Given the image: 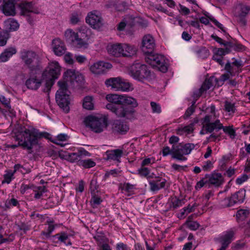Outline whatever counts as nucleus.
I'll return each mask as SVG.
<instances>
[{
	"instance_id": "f257e3e1",
	"label": "nucleus",
	"mask_w": 250,
	"mask_h": 250,
	"mask_svg": "<svg viewBox=\"0 0 250 250\" xmlns=\"http://www.w3.org/2000/svg\"><path fill=\"white\" fill-rule=\"evenodd\" d=\"M49 134L46 132H39L35 128H21L20 134L17 136L19 140L18 145H12L11 147L15 148L18 146H21L24 149L31 150L33 146L38 143V138H48Z\"/></svg>"
},
{
	"instance_id": "f03ea898",
	"label": "nucleus",
	"mask_w": 250,
	"mask_h": 250,
	"mask_svg": "<svg viewBox=\"0 0 250 250\" xmlns=\"http://www.w3.org/2000/svg\"><path fill=\"white\" fill-rule=\"evenodd\" d=\"M123 95L108 94L106 100L109 102L106 105V108L113 113L117 117L131 119L135 112L132 108L122 105Z\"/></svg>"
},
{
	"instance_id": "7ed1b4c3",
	"label": "nucleus",
	"mask_w": 250,
	"mask_h": 250,
	"mask_svg": "<svg viewBox=\"0 0 250 250\" xmlns=\"http://www.w3.org/2000/svg\"><path fill=\"white\" fill-rule=\"evenodd\" d=\"M61 67L59 63L56 61L51 62L42 73L43 79H45V87L43 89L44 92H48L54 84V81L60 75Z\"/></svg>"
},
{
	"instance_id": "20e7f679",
	"label": "nucleus",
	"mask_w": 250,
	"mask_h": 250,
	"mask_svg": "<svg viewBox=\"0 0 250 250\" xmlns=\"http://www.w3.org/2000/svg\"><path fill=\"white\" fill-rule=\"evenodd\" d=\"M59 89L56 94V100L60 108L65 113L69 111L70 92L67 89L66 82L59 81Z\"/></svg>"
},
{
	"instance_id": "39448f33",
	"label": "nucleus",
	"mask_w": 250,
	"mask_h": 250,
	"mask_svg": "<svg viewBox=\"0 0 250 250\" xmlns=\"http://www.w3.org/2000/svg\"><path fill=\"white\" fill-rule=\"evenodd\" d=\"M146 54L145 60L147 63L163 73L167 71L168 64L163 55L154 53L153 51Z\"/></svg>"
},
{
	"instance_id": "423d86ee",
	"label": "nucleus",
	"mask_w": 250,
	"mask_h": 250,
	"mask_svg": "<svg viewBox=\"0 0 250 250\" xmlns=\"http://www.w3.org/2000/svg\"><path fill=\"white\" fill-rule=\"evenodd\" d=\"M84 122L87 126L96 133L103 131L107 125V119L102 115L88 116L85 119Z\"/></svg>"
},
{
	"instance_id": "0eeeda50",
	"label": "nucleus",
	"mask_w": 250,
	"mask_h": 250,
	"mask_svg": "<svg viewBox=\"0 0 250 250\" xmlns=\"http://www.w3.org/2000/svg\"><path fill=\"white\" fill-rule=\"evenodd\" d=\"M20 58L31 71L38 69L39 57L34 51L23 49L20 52Z\"/></svg>"
},
{
	"instance_id": "6e6552de",
	"label": "nucleus",
	"mask_w": 250,
	"mask_h": 250,
	"mask_svg": "<svg viewBox=\"0 0 250 250\" xmlns=\"http://www.w3.org/2000/svg\"><path fill=\"white\" fill-rule=\"evenodd\" d=\"M129 74L134 79L141 82L150 78L151 76V73L147 66L140 63H136L131 66Z\"/></svg>"
},
{
	"instance_id": "1a4fd4ad",
	"label": "nucleus",
	"mask_w": 250,
	"mask_h": 250,
	"mask_svg": "<svg viewBox=\"0 0 250 250\" xmlns=\"http://www.w3.org/2000/svg\"><path fill=\"white\" fill-rule=\"evenodd\" d=\"M193 144L173 145L172 147V158L179 161H186L187 159L184 155L189 154L194 149Z\"/></svg>"
},
{
	"instance_id": "9d476101",
	"label": "nucleus",
	"mask_w": 250,
	"mask_h": 250,
	"mask_svg": "<svg viewBox=\"0 0 250 250\" xmlns=\"http://www.w3.org/2000/svg\"><path fill=\"white\" fill-rule=\"evenodd\" d=\"M64 81L66 82L67 86L68 83L70 82L73 87H80L83 85L84 83L83 76L78 73H76L72 70H67L63 74Z\"/></svg>"
},
{
	"instance_id": "9b49d317",
	"label": "nucleus",
	"mask_w": 250,
	"mask_h": 250,
	"mask_svg": "<svg viewBox=\"0 0 250 250\" xmlns=\"http://www.w3.org/2000/svg\"><path fill=\"white\" fill-rule=\"evenodd\" d=\"M245 196L246 190L242 189L232 194L230 197L225 198L224 202L227 207H232L235 204L243 203Z\"/></svg>"
},
{
	"instance_id": "f8f14e48",
	"label": "nucleus",
	"mask_w": 250,
	"mask_h": 250,
	"mask_svg": "<svg viewBox=\"0 0 250 250\" xmlns=\"http://www.w3.org/2000/svg\"><path fill=\"white\" fill-rule=\"evenodd\" d=\"M112 67L111 63L104 61H99L93 63L90 67V71L96 75L104 74Z\"/></svg>"
},
{
	"instance_id": "ddd939ff",
	"label": "nucleus",
	"mask_w": 250,
	"mask_h": 250,
	"mask_svg": "<svg viewBox=\"0 0 250 250\" xmlns=\"http://www.w3.org/2000/svg\"><path fill=\"white\" fill-rule=\"evenodd\" d=\"M155 46V41L149 34L144 36L142 42V50L146 54L152 53Z\"/></svg>"
},
{
	"instance_id": "4468645a",
	"label": "nucleus",
	"mask_w": 250,
	"mask_h": 250,
	"mask_svg": "<svg viewBox=\"0 0 250 250\" xmlns=\"http://www.w3.org/2000/svg\"><path fill=\"white\" fill-rule=\"evenodd\" d=\"M86 22L95 29H99L102 25V18L97 11L88 14Z\"/></svg>"
},
{
	"instance_id": "2eb2a0df",
	"label": "nucleus",
	"mask_w": 250,
	"mask_h": 250,
	"mask_svg": "<svg viewBox=\"0 0 250 250\" xmlns=\"http://www.w3.org/2000/svg\"><path fill=\"white\" fill-rule=\"evenodd\" d=\"M90 155V154L88 151L83 148L79 150L77 152L68 153L66 157L68 161L71 163L77 162L79 165V161H81L83 157Z\"/></svg>"
},
{
	"instance_id": "dca6fc26",
	"label": "nucleus",
	"mask_w": 250,
	"mask_h": 250,
	"mask_svg": "<svg viewBox=\"0 0 250 250\" xmlns=\"http://www.w3.org/2000/svg\"><path fill=\"white\" fill-rule=\"evenodd\" d=\"M52 48L54 54L58 56L64 54L66 50L63 42L59 38L54 39L52 41Z\"/></svg>"
},
{
	"instance_id": "f3484780",
	"label": "nucleus",
	"mask_w": 250,
	"mask_h": 250,
	"mask_svg": "<svg viewBox=\"0 0 250 250\" xmlns=\"http://www.w3.org/2000/svg\"><path fill=\"white\" fill-rule=\"evenodd\" d=\"M18 7L20 9L23 15L30 16L32 13L39 14V10L34 7L31 2H21L18 3Z\"/></svg>"
},
{
	"instance_id": "a211bd4d",
	"label": "nucleus",
	"mask_w": 250,
	"mask_h": 250,
	"mask_svg": "<svg viewBox=\"0 0 250 250\" xmlns=\"http://www.w3.org/2000/svg\"><path fill=\"white\" fill-rule=\"evenodd\" d=\"M4 2L2 6L3 13L6 16H14L16 14V7H18V3L13 0Z\"/></svg>"
},
{
	"instance_id": "6ab92c4d",
	"label": "nucleus",
	"mask_w": 250,
	"mask_h": 250,
	"mask_svg": "<svg viewBox=\"0 0 250 250\" xmlns=\"http://www.w3.org/2000/svg\"><path fill=\"white\" fill-rule=\"evenodd\" d=\"M206 178L208 179V183L215 187H219L224 183V178L219 173L214 172L211 174H206Z\"/></svg>"
},
{
	"instance_id": "aec40b11",
	"label": "nucleus",
	"mask_w": 250,
	"mask_h": 250,
	"mask_svg": "<svg viewBox=\"0 0 250 250\" xmlns=\"http://www.w3.org/2000/svg\"><path fill=\"white\" fill-rule=\"evenodd\" d=\"M137 48L133 45L128 43H122L121 56L131 57L136 54Z\"/></svg>"
},
{
	"instance_id": "412c9836",
	"label": "nucleus",
	"mask_w": 250,
	"mask_h": 250,
	"mask_svg": "<svg viewBox=\"0 0 250 250\" xmlns=\"http://www.w3.org/2000/svg\"><path fill=\"white\" fill-rule=\"evenodd\" d=\"M112 129L114 132L124 134L127 132L129 127L125 122L117 120L113 124Z\"/></svg>"
},
{
	"instance_id": "4be33fe9",
	"label": "nucleus",
	"mask_w": 250,
	"mask_h": 250,
	"mask_svg": "<svg viewBox=\"0 0 250 250\" xmlns=\"http://www.w3.org/2000/svg\"><path fill=\"white\" fill-rule=\"evenodd\" d=\"M166 180L162 179L161 177H156L155 180H151L149 182L150 188L151 191H157L165 187Z\"/></svg>"
},
{
	"instance_id": "5701e85b",
	"label": "nucleus",
	"mask_w": 250,
	"mask_h": 250,
	"mask_svg": "<svg viewBox=\"0 0 250 250\" xmlns=\"http://www.w3.org/2000/svg\"><path fill=\"white\" fill-rule=\"evenodd\" d=\"M234 233L232 231L227 232L224 236L221 237L222 247L218 250H225L231 243Z\"/></svg>"
},
{
	"instance_id": "b1692460",
	"label": "nucleus",
	"mask_w": 250,
	"mask_h": 250,
	"mask_svg": "<svg viewBox=\"0 0 250 250\" xmlns=\"http://www.w3.org/2000/svg\"><path fill=\"white\" fill-rule=\"evenodd\" d=\"M123 153L122 150L120 149L107 150L106 152L107 160L119 161Z\"/></svg>"
},
{
	"instance_id": "393cba45",
	"label": "nucleus",
	"mask_w": 250,
	"mask_h": 250,
	"mask_svg": "<svg viewBox=\"0 0 250 250\" xmlns=\"http://www.w3.org/2000/svg\"><path fill=\"white\" fill-rule=\"evenodd\" d=\"M206 133H211L214 130H219L223 128V125L219 120H216L214 122L207 125H204Z\"/></svg>"
},
{
	"instance_id": "a878e982",
	"label": "nucleus",
	"mask_w": 250,
	"mask_h": 250,
	"mask_svg": "<svg viewBox=\"0 0 250 250\" xmlns=\"http://www.w3.org/2000/svg\"><path fill=\"white\" fill-rule=\"evenodd\" d=\"M122 43H116L109 45L107 46V51L110 55L119 57L121 56Z\"/></svg>"
},
{
	"instance_id": "bb28decb",
	"label": "nucleus",
	"mask_w": 250,
	"mask_h": 250,
	"mask_svg": "<svg viewBox=\"0 0 250 250\" xmlns=\"http://www.w3.org/2000/svg\"><path fill=\"white\" fill-rule=\"evenodd\" d=\"M42 81L35 77H30L25 82V85L28 88L37 90L41 86Z\"/></svg>"
},
{
	"instance_id": "cd10ccee",
	"label": "nucleus",
	"mask_w": 250,
	"mask_h": 250,
	"mask_svg": "<svg viewBox=\"0 0 250 250\" xmlns=\"http://www.w3.org/2000/svg\"><path fill=\"white\" fill-rule=\"evenodd\" d=\"M120 82H121V77L110 78L105 81V84L107 87H111L112 89L119 91Z\"/></svg>"
},
{
	"instance_id": "c85d7f7f",
	"label": "nucleus",
	"mask_w": 250,
	"mask_h": 250,
	"mask_svg": "<svg viewBox=\"0 0 250 250\" xmlns=\"http://www.w3.org/2000/svg\"><path fill=\"white\" fill-rule=\"evenodd\" d=\"M17 50L15 47H10L6 49L0 55V62H6L12 55L16 54Z\"/></svg>"
},
{
	"instance_id": "c756f323",
	"label": "nucleus",
	"mask_w": 250,
	"mask_h": 250,
	"mask_svg": "<svg viewBox=\"0 0 250 250\" xmlns=\"http://www.w3.org/2000/svg\"><path fill=\"white\" fill-rule=\"evenodd\" d=\"M250 8L248 6L241 3H238L235 7V13L240 17L245 16L249 12Z\"/></svg>"
},
{
	"instance_id": "7c9ffc66",
	"label": "nucleus",
	"mask_w": 250,
	"mask_h": 250,
	"mask_svg": "<svg viewBox=\"0 0 250 250\" xmlns=\"http://www.w3.org/2000/svg\"><path fill=\"white\" fill-rule=\"evenodd\" d=\"M122 105L126 106L129 105L131 106L130 108H132L134 109V108L138 106V103L135 99L131 97L123 95ZM128 107H129V106Z\"/></svg>"
},
{
	"instance_id": "2f4dec72",
	"label": "nucleus",
	"mask_w": 250,
	"mask_h": 250,
	"mask_svg": "<svg viewBox=\"0 0 250 250\" xmlns=\"http://www.w3.org/2000/svg\"><path fill=\"white\" fill-rule=\"evenodd\" d=\"M107 6L108 7H110L112 6L115 7V9L119 11H122L125 10L127 7V4L124 1H119L117 0H112L110 3Z\"/></svg>"
},
{
	"instance_id": "473e14b6",
	"label": "nucleus",
	"mask_w": 250,
	"mask_h": 250,
	"mask_svg": "<svg viewBox=\"0 0 250 250\" xmlns=\"http://www.w3.org/2000/svg\"><path fill=\"white\" fill-rule=\"evenodd\" d=\"M225 69L227 71L228 73L223 74L221 76V79L223 81L228 80L230 78V76H232L235 75L233 67L229 62H228L225 65Z\"/></svg>"
},
{
	"instance_id": "72a5a7b5",
	"label": "nucleus",
	"mask_w": 250,
	"mask_h": 250,
	"mask_svg": "<svg viewBox=\"0 0 250 250\" xmlns=\"http://www.w3.org/2000/svg\"><path fill=\"white\" fill-rule=\"evenodd\" d=\"M54 237L57 238L61 242L63 243L66 245H71V243L68 240V235L65 232H61L53 235Z\"/></svg>"
},
{
	"instance_id": "f704fd0d",
	"label": "nucleus",
	"mask_w": 250,
	"mask_h": 250,
	"mask_svg": "<svg viewBox=\"0 0 250 250\" xmlns=\"http://www.w3.org/2000/svg\"><path fill=\"white\" fill-rule=\"evenodd\" d=\"M4 23L6 28L10 30H16L19 27V24L18 22L12 18H10L5 21Z\"/></svg>"
},
{
	"instance_id": "c9c22d12",
	"label": "nucleus",
	"mask_w": 250,
	"mask_h": 250,
	"mask_svg": "<svg viewBox=\"0 0 250 250\" xmlns=\"http://www.w3.org/2000/svg\"><path fill=\"white\" fill-rule=\"evenodd\" d=\"M213 86L212 83V80L211 79H209L208 80H206L204 83H203L201 87L199 89V94L198 95V96L199 97L201 95L202 93H203L204 91H207V90Z\"/></svg>"
},
{
	"instance_id": "e433bc0d",
	"label": "nucleus",
	"mask_w": 250,
	"mask_h": 250,
	"mask_svg": "<svg viewBox=\"0 0 250 250\" xmlns=\"http://www.w3.org/2000/svg\"><path fill=\"white\" fill-rule=\"evenodd\" d=\"M224 108L225 110L229 113V115L234 114L236 111L235 104L228 101H226L224 103Z\"/></svg>"
},
{
	"instance_id": "4c0bfd02",
	"label": "nucleus",
	"mask_w": 250,
	"mask_h": 250,
	"mask_svg": "<svg viewBox=\"0 0 250 250\" xmlns=\"http://www.w3.org/2000/svg\"><path fill=\"white\" fill-rule=\"evenodd\" d=\"M96 165L95 162L91 159H83L79 161V166H82L85 168H89L94 167Z\"/></svg>"
},
{
	"instance_id": "58836bf2",
	"label": "nucleus",
	"mask_w": 250,
	"mask_h": 250,
	"mask_svg": "<svg viewBox=\"0 0 250 250\" xmlns=\"http://www.w3.org/2000/svg\"><path fill=\"white\" fill-rule=\"evenodd\" d=\"M93 99L91 96H86L83 99V107L87 110H92L93 109L94 104L93 103Z\"/></svg>"
},
{
	"instance_id": "ea45409f",
	"label": "nucleus",
	"mask_w": 250,
	"mask_h": 250,
	"mask_svg": "<svg viewBox=\"0 0 250 250\" xmlns=\"http://www.w3.org/2000/svg\"><path fill=\"white\" fill-rule=\"evenodd\" d=\"M65 36L67 40L74 43L77 39H78V35L72 29H68L65 32Z\"/></svg>"
},
{
	"instance_id": "a19ab883",
	"label": "nucleus",
	"mask_w": 250,
	"mask_h": 250,
	"mask_svg": "<svg viewBox=\"0 0 250 250\" xmlns=\"http://www.w3.org/2000/svg\"><path fill=\"white\" fill-rule=\"evenodd\" d=\"M131 84L125 80L121 78L119 91H128L132 89Z\"/></svg>"
},
{
	"instance_id": "79ce46f5",
	"label": "nucleus",
	"mask_w": 250,
	"mask_h": 250,
	"mask_svg": "<svg viewBox=\"0 0 250 250\" xmlns=\"http://www.w3.org/2000/svg\"><path fill=\"white\" fill-rule=\"evenodd\" d=\"M33 190L36 192L34 197L36 199H40L42 196L43 193L47 191L44 186L36 187Z\"/></svg>"
},
{
	"instance_id": "37998d69",
	"label": "nucleus",
	"mask_w": 250,
	"mask_h": 250,
	"mask_svg": "<svg viewBox=\"0 0 250 250\" xmlns=\"http://www.w3.org/2000/svg\"><path fill=\"white\" fill-rule=\"evenodd\" d=\"M183 201L182 200L179 199L176 197L172 198L170 203V207L173 209H176L183 205Z\"/></svg>"
},
{
	"instance_id": "c03bdc74",
	"label": "nucleus",
	"mask_w": 250,
	"mask_h": 250,
	"mask_svg": "<svg viewBox=\"0 0 250 250\" xmlns=\"http://www.w3.org/2000/svg\"><path fill=\"white\" fill-rule=\"evenodd\" d=\"M74 43L77 47L79 48L85 49L88 47V42L83 39H77Z\"/></svg>"
},
{
	"instance_id": "a18cd8bd",
	"label": "nucleus",
	"mask_w": 250,
	"mask_h": 250,
	"mask_svg": "<svg viewBox=\"0 0 250 250\" xmlns=\"http://www.w3.org/2000/svg\"><path fill=\"white\" fill-rule=\"evenodd\" d=\"M48 227L47 231H42V234L45 235L46 237H49L50 234L54 231L55 228L57 225L53 224L52 221L48 222Z\"/></svg>"
},
{
	"instance_id": "49530a36",
	"label": "nucleus",
	"mask_w": 250,
	"mask_h": 250,
	"mask_svg": "<svg viewBox=\"0 0 250 250\" xmlns=\"http://www.w3.org/2000/svg\"><path fill=\"white\" fill-rule=\"evenodd\" d=\"M82 17V15L80 12H75L73 13L70 19L71 23L73 24H77L80 21Z\"/></svg>"
},
{
	"instance_id": "de8ad7c7",
	"label": "nucleus",
	"mask_w": 250,
	"mask_h": 250,
	"mask_svg": "<svg viewBox=\"0 0 250 250\" xmlns=\"http://www.w3.org/2000/svg\"><path fill=\"white\" fill-rule=\"evenodd\" d=\"M8 34L5 31L0 32V46H4L7 42V40L8 39Z\"/></svg>"
},
{
	"instance_id": "09e8293b",
	"label": "nucleus",
	"mask_w": 250,
	"mask_h": 250,
	"mask_svg": "<svg viewBox=\"0 0 250 250\" xmlns=\"http://www.w3.org/2000/svg\"><path fill=\"white\" fill-rule=\"evenodd\" d=\"M14 172L11 170H8L6 171V173L4 175V179L2 181V183H7L9 184L12 179L13 178V176L14 175Z\"/></svg>"
},
{
	"instance_id": "8fccbe9b",
	"label": "nucleus",
	"mask_w": 250,
	"mask_h": 250,
	"mask_svg": "<svg viewBox=\"0 0 250 250\" xmlns=\"http://www.w3.org/2000/svg\"><path fill=\"white\" fill-rule=\"evenodd\" d=\"M250 214V211L249 209H241L237 211L236 216L239 218H246Z\"/></svg>"
},
{
	"instance_id": "3c124183",
	"label": "nucleus",
	"mask_w": 250,
	"mask_h": 250,
	"mask_svg": "<svg viewBox=\"0 0 250 250\" xmlns=\"http://www.w3.org/2000/svg\"><path fill=\"white\" fill-rule=\"evenodd\" d=\"M138 174L145 177H147L150 173V170L147 168L141 166V167L138 170Z\"/></svg>"
},
{
	"instance_id": "603ef678",
	"label": "nucleus",
	"mask_w": 250,
	"mask_h": 250,
	"mask_svg": "<svg viewBox=\"0 0 250 250\" xmlns=\"http://www.w3.org/2000/svg\"><path fill=\"white\" fill-rule=\"evenodd\" d=\"M92 206L93 208H97L102 202L101 198L96 195H94L92 198Z\"/></svg>"
},
{
	"instance_id": "864d4df0",
	"label": "nucleus",
	"mask_w": 250,
	"mask_h": 250,
	"mask_svg": "<svg viewBox=\"0 0 250 250\" xmlns=\"http://www.w3.org/2000/svg\"><path fill=\"white\" fill-rule=\"evenodd\" d=\"M195 104V102H193L192 104L189 107L186 111V113L184 115V118L186 119L189 117L191 115L193 114V113L195 111V106L194 104Z\"/></svg>"
},
{
	"instance_id": "5fc2aeb1",
	"label": "nucleus",
	"mask_w": 250,
	"mask_h": 250,
	"mask_svg": "<svg viewBox=\"0 0 250 250\" xmlns=\"http://www.w3.org/2000/svg\"><path fill=\"white\" fill-rule=\"evenodd\" d=\"M150 105L154 113H160L161 112V106L159 104L154 102L150 103Z\"/></svg>"
},
{
	"instance_id": "6e6d98bb",
	"label": "nucleus",
	"mask_w": 250,
	"mask_h": 250,
	"mask_svg": "<svg viewBox=\"0 0 250 250\" xmlns=\"http://www.w3.org/2000/svg\"><path fill=\"white\" fill-rule=\"evenodd\" d=\"M223 129V131L226 132L229 134L230 137H234L235 135V132L234 129L232 128L231 126H226L224 127L223 126V128H222Z\"/></svg>"
},
{
	"instance_id": "4d7b16f0",
	"label": "nucleus",
	"mask_w": 250,
	"mask_h": 250,
	"mask_svg": "<svg viewBox=\"0 0 250 250\" xmlns=\"http://www.w3.org/2000/svg\"><path fill=\"white\" fill-rule=\"evenodd\" d=\"M11 205L14 207H16L19 205V202L18 200L15 198H12L6 201L5 206L7 208H9Z\"/></svg>"
},
{
	"instance_id": "13d9d810",
	"label": "nucleus",
	"mask_w": 250,
	"mask_h": 250,
	"mask_svg": "<svg viewBox=\"0 0 250 250\" xmlns=\"http://www.w3.org/2000/svg\"><path fill=\"white\" fill-rule=\"evenodd\" d=\"M97 181L96 180L92 179L90 183V188L91 190V193L95 194L96 191L98 188V186L97 184Z\"/></svg>"
},
{
	"instance_id": "bf43d9fd",
	"label": "nucleus",
	"mask_w": 250,
	"mask_h": 250,
	"mask_svg": "<svg viewBox=\"0 0 250 250\" xmlns=\"http://www.w3.org/2000/svg\"><path fill=\"white\" fill-rule=\"evenodd\" d=\"M194 205L191 206L190 205H188V206L187 207L184 208L183 209V211L181 212L182 215H187L188 213H190L191 212L194 211Z\"/></svg>"
},
{
	"instance_id": "052dcab7",
	"label": "nucleus",
	"mask_w": 250,
	"mask_h": 250,
	"mask_svg": "<svg viewBox=\"0 0 250 250\" xmlns=\"http://www.w3.org/2000/svg\"><path fill=\"white\" fill-rule=\"evenodd\" d=\"M179 11L183 15H187L190 13L189 9L185 7V6H184L181 4H179Z\"/></svg>"
},
{
	"instance_id": "680f3d73",
	"label": "nucleus",
	"mask_w": 250,
	"mask_h": 250,
	"mask_svg": "<svg viewBox=\"0 0 250 250\" xmlns=\"http://www.w3.org/2000/svg\"><path fill=\"white\" fill-rule=\"evenodd\" d=\"M187 225L191 230H196L199 227V224L195 221H188Z\"/></svg>"
},
{
	"instance_id": "e2e57ef3",
	"label": "nucleus",
	"mask_w": 250,
	"mask_h": 250,
	"mask_svg": "<svg viewBox=\"0 0 250 250\" xmlns=\"http://www.w3.org/2000/svg\"><path fill=\"white\" fill-rule=\"evenodd\" d=\"M0 101L7 108H10V100L3 96H0Z\"/></svg>"
},
{
	"instance_id": "0e129e2a",
	"label": "nucleus",
	"mask_w": 250,
	"mask_h": 250,
	"mask_svg": "<svg viewBox=\"0 0 250 250\" xmlns=\"http://www.w3.org/2000/svg\"><path fill=\"white\" fill-rule=\"evenodd\" d=\"M249 177L247 174H243L241 177L236 180V183L238 185H241L248 179Z\"/></svg>"
},
{
	"instance_id": "69168bd1",
	"label": "nucleus",
	"mask_w": 250,
	"mask_h": 250,
	"mask_svg": "<svg viewBox=\"0 0 250 250\" xmlns=\"http://www.w3.org/2000/svg\"><path fill=\"white\" fill-rule=\"evenodd\" d=\"M213 167L212 163L210 161H207L205 162V164L203 166L202 168L204 171H209Z\"/></svg>"
},
{
	"instance_id": "338daca9",
	"label": "nucleus",
	"mask_w": 250,
	"mask_h": 250,
	"mask_svg": "<svg viewBox=\"0 0 250 250\" xmlns=\"http://www.w3.org/2000/svg\"><path fill=\"white\" fill-rule=\"evenodd\" d=\"M229 52H230V50L229 48H226L225 49L220 48L218 50L215 55L222 57V56L225 55L227 53H229Z\"/></svg>"
},
{
	"instance_id": "774afa93",
	"label": "nucleus",
	"mask_w": 250,
	"mask_h": 250,
	"mask_svg": "<svg viewBox=\"0 0 250 250\" xmlns=\"http://www.w3.org/2000/svg\"><path fill=\"white\" fill-rule=\"evenodd\" d=\"M208 183V180L207 178H206V176L205 178L201 179L200 181H199L195 187L197 189L198 188H202L205 184Z\"/></svg>"
}]
</instances>
